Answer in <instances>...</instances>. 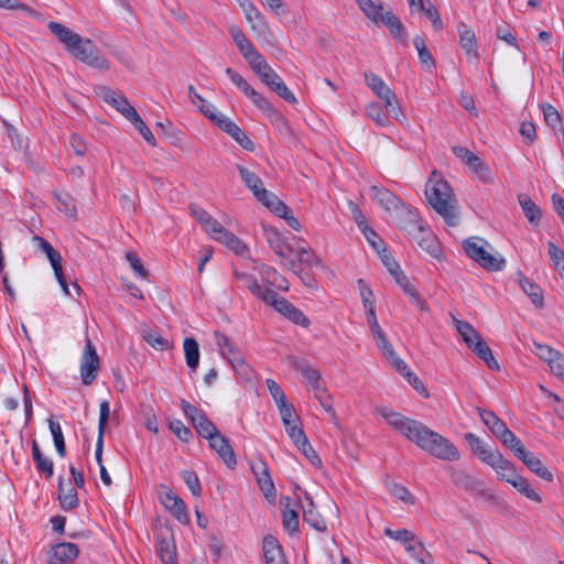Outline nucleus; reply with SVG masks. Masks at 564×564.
<instances>
[{
    "label": "nucleus",
    "instance_id": "1",
    "mask_svg": "<svg viewBox=\"0 0 564 564\" xmlns=\"http://www.w3.org/2000/svg\"><path fill=\"white\" fill-rule=\"evenodd\" d=\"M378 412L397 432L430 455L447 462L459 459L460 455L457 447L448 438L432 431L423 423L411 420L389 408H380Z\"/></svg>",
    "mask_w": 564,
    "mask_h": 564
},
{
    "label": "nucleus",
    "instance_id": "2",
    "mask_svg": "<svg viewBox=\"0 0 564 564\" xmlns=\"http://www.w3.org/2000/svg\"><path fill=\"white\" fill-rule=\"evenodd\" d=\"M425 196L429 204L438 213L446 224H457L456 199L451 186L444 180L430 178L425 187Z\"/></svg>",
    "mask_w": 564,
    "mask_h": 564
},
{
    "label": "nucleus",
    "instance_id": "3",
    "mask_svg": "<svg viewBox=\"0 0 564 564\" xmlns=\"http://www.w3.org/2000/svg\"><path fill=\"white\" fill-rule=\"evenodd\" d=\"M487 242L482 239L471 238L464 242V250L466 254L476 261L481 268L489 271H500L506 265V260L501 257H496L485 249Z\"/></svg>",
    "mask_w": 564,
    "mask_h": 564
},
{
    "label": "nucleus",
    "instance_id": "4",
    "mask_svg": "<svg viewBox=\"0 0 564 564\" xmlns=\"http://www.w3.org/2000/svg\"><path fill=\"white\" fill-rule=\"evenodd\" d=\"M69 53L86 65L100 70H108L110 64L108 59L101 55L98 47L90 39L80 37Z\"/></svg>",
    "mask_w": 564,
    "mask_h": 564
},
{
    "label": "nucleus",
    "instance_id": "5",
    "mask_svg": "<svg viewBox=\"0 0 564 564\" xmlns=\"http://www.w3.org/2000/svg\"><path fill=\"white\" fill-rule=\"evenodd\" d=\"M267 295L268 297H265L264 303L271 305L282 316L302 327L310 326L311 322L305 314L286 299L279 296L273 290L272 292H267Z\"/></svg>",
    "mask_w": 564,
    "mask_h": 564
},
{
    "label": "nucleus",
    "instance_id": "6",
    "mask_svg": "<svg viewBox=\"0 0 564 564\" xmlns=\"http://www.w3.org/2000/svg\"><path fill=\"white\" fill-rule=\"evenodd\" d=\"M100 370V358L89 337H86L85 348L80 358V378L85 386H90L97 379Z\"/></svg>",
    "mask_w": 564,
    "mask_h": 564
},
{
    "label": "nucleus",
    "instance_id": "7",
    "mask_svg": "<svg viewBox=\"0 0 564 564\" xmlns=\"http://www.w3.org/2000/svg\"><path fill=\"white\" fill-rule=\"evenodd\" d=\"M181 408L186 417H188L195 431L204 438L210 440L219 431L215 424L206 416V414L198 410L195 405L186 400H181Z\"/></svg>",
    "mask_w": 564,
    "mask_h": 564
},
{
    "label": "nucleus",
    "instance_id": "8",
    "mask_svg": "<svg viewBox=\"0 0 564 564\" xmlns=\"http://www.w3.org/2000/svg\"><path fill=\"white\" fill-rule=\"evenodd\" d=\"M161 503L182 523L189 522V514L185 502L166 487L159 492Z\"/></svg>",
    "mask_w": 564,
    "mask_h": 564
},
{
    "label": "nucleus",
    "instance_id": "9",
    "mask_svg": "<svg viewBox=\"0 0 564 564\" xmlns=\"http://www.w3.org/2000/svg\"><path fill=\"white\" fill-rule=\"evenodd\" d=\"M414 227L417 230V235H415L413 240L431 257L441 260L443 250L436 236L427 227H417V225Z\"/></svg>",
    "mask_w": 564,
    "mask_h": 564
},
{
    "label": "nucleus",
    "instance_id": "10",
    "mask_svg": "<svg viewBox=\"0 0 564 564\" xmlns=\"http://www.w3.org/2000/svg\"><path fill=\"white\" fill-rule=\"evenodd\" d=\"M245 12L246 20L249 22L251 30L259 35L269 33L268 23L263 14L249 0H237Z\"/></svg>",
    "mask_w": 564,
    "mask_h": 564
},
{
    "label": "nucleus",
    "instance_id": "11",
    "mask_svg": "<svg viewBox=\"0 0 564 564\" xmlns=\"http://www.w3.org/2000/svg\"><path fill=\"white\" fill-rule=\"evenodd\" d=\"M78 554L79 549L75 543H58L51 549L48 564H72Z\"/></svg>",
    "mask_w": 564,
    "mask_h": 564
},
{
    "label": "nucleus",
    "instance_id": "12",
    "mask_svg": "<svg viewBox=\"0 0 564 564\" xmlns=\"http://www.w3.org/2000/svg\"><path fill=\"white\" fill-rule=\"evenodd\" d=\"M208 442L210 448L217 452L226 466L230 469H234L237 460L229 440L218 432L210 440H208Z\"/></svg>",
    "mask_w": 564,
    "mask_h": 564
},
{
    "label": "nucleus",
    "instance_id": "13",
    "mask_svg": "<svg viewBox=\"0 0 564 564\" xmlns=\"http://www.w3.org/2000/svg\"><path fill=\"white\" fill-rule=\"evenodd\" d=\"M476 500L482 501L486 507L495 512L505 514L509 512V505L505 499L496 495L482 482L476 495L473 496Z\"/></svg>",
    "mask_w": 564,
    "mask_h": 564
},
{
    "label": "nucleus",
    "instance_id": "14",
    "mask_svg": "<svg viewBox=\"0 0 564 564\" xmlns=\"http://www.w3.org/2000/svg\"><path fill=\"white\" fill-rule=\"evenodd\" d=\"M370 193L371 197L388 212L405 207L398 196L383 186L373 185L370 187Z\"/></svg>",
    "mask_w": 564,
    "mask_h": 564
},
{
    "label": "nucleus",
    "instance_id": "15",
    "mask_svg": "<svg viewBox=\"0 0 564 564\" xmlns=\"http://www.w3.org/2000/svg\"><path fill=\"white\" fill-rule=\"evenodd\" d=\"M459 43L468 61H476L479 57L475 32L464 22L458 23Z\"/></svg>",
    "mask_w": 564,
    "mask_h": 564
},
{
    "label": "nucleus",
    "instance_id": "16",
    "mask_svg": "<svg viewBox=\"0 0 564 564\" xmlns=\"http://www.w3.org/2000/svg\"><path fill=\"white\" fill-rule=\"evenodd\" d=\"M218 127L228 133L241 148L253 151L254 144L251 139L228 117L220 119Z\"/></svg>",
    "mask_w": 564,
    "mask_h": 564
},
{
    "label": "nucleus",
    "instance_id": "17",
    "mask_svg": "<svg viewBox=\"0 0 564 564\" xmlns=\"http://www.w3.org/2000/svg\"><path fill=\"white\" fill-rule=\"evenodd\" d=\"M465 440L469 444L473 453L486 465L491 462L499 451L490 448L480 437L474 433H467Z\"/></svg>",
    "mask_w": 564,
    "mask_h": 564
},
{
    "label": "nucleus",
    "instance_id": "18",
    "mask_svg": "<svg viewBox=\"0 0 564 564\" xmlns=\"http://www.w3.org/2000/svg\"><path fill=\"white\" fill-rule=\"evenodd\" d=\"M110 414V406L107 400L102 401L99 406V422H98V437L96 442L95 457L101 467L102 464V449H104V436L106 426Z\"/></svg>",
    "mask_w": 564,
    "mask_h": 564
},
{
    "label": "nucleus",
    "instance_id": "19",
    "mask_svg": "<svg viewBox=\"0 0 564 564\" xmlns=\"http://www.w3.org/2000/svg\"><path fill=\"white\" fill-rule=\"evenodd\" d=\"M488 465L495 469L499 479L510 485L520 476L514 469L513 464L506 459L500 452Z\"/></svg>",
    "mask_w": 564,
    "mask_h": 564
},
{
    "label": "nucleus",
    "instance_id": "20",
    "mask_svg": "<svg viewBox=\"0 0 564 564\" xmlns=\"http://www.w3.org/2000/svg\"><path fill=\"white\" fill-rule=\"evenodd\" d=\"M262 549L267 564H288L282 546L273 535L268 534L263 538Z\"/></svg>",
    "mask_w": 564,
    "mask_h": 564
},
{
    "label": "nucleus",
    "instance_id": "21",
    "mask_svg": "<svg viewBox=\"0 0 564 564\" xmlns=\"http://www.w3.org/2000/svg\"><path fill=\"white\" fill-rule=\"evenodd\" d=\"M452 482L462 490L467 491L471 497L476 495L477 490L484 482L475 475L464 470H453L451 476Z\"/></svg>",
    "mask_w": 564,
    "mask_h": 564
},
{
    "label": "nucleus",
    "instance_id": "22",
    "mask_svg": "<svg viewBox=\"0 0 564 564\" xmlns=\"http://www.w3.org/2000/svg\"><path fill=\"white\" fill-rule=\"evenodd\" d=\"M228 31L240 54L245 57L246 61L251 59L252 56L259 53V51L253 46L241 28L237 25H230Z\"/></svg>",
    "mask_w": 564,
    "mask_h": 564
},
{
    "label": "nucleus",
    "instance_id": "23",
    "mask_svg": "<svg viewBox=\"0 0 564 564\" xmlns=\"http://www.w3.org/2000/svg\"><path fill=\"white\" fill-rule=\"evenodd\" d=\"M252 471L256 476L258 485L269 500L275 499V487L268 471V467L263 462H259L252 466Z\"/></svg>",
    "mask_w": 564,
    "mask_h": 564
},
{
    "label": "nucleus",
    "instance_id": "24",
    "mask_svg": "<svg viewBox=\"0 0 564 564\" xmlns=\"http://www.w3.org/2000/svg\"><path fill=\"white\" fill-rule=\"evenodd\" d=\"M48 30L64 44L65 48L69 52L73 46L79 42L82 37L79 34L73 32L69 28L59 22L51 21L47 25Z\"/></svg>",
    "mask_w": 564,
    "mask_h": 564
},
{
    "label": "nucleus",
    "instance_id": "25",
    "mask_svg": "<svg viewBox=\"0 0 564 564\" xmlns=\"http://www.w3.org/2000/svg\"><path fill=\"white\" fill-rule=\"evenodd\" d=\"M532 473L546 481H553V474L543 465L541 459L528 449L518 457Z\"/></svg>",
    "mask_w": 564,
    "mask_h": 564
},
{
    "label": "nucleus",
    "instance_id": "26",
    "mask_svg": "<svg viewBox=\"0 0 564 564\" xmlns=\"http://www.w3.org/2000/svg\"><path fill=\"white\" fill-rule=\"evenodd\" d=\"M234 276L236 280L240 281L242 285L248 289L256 297L263 302L265 301V297H268L267 292H272L271 288L260 285L256 276L250 273L235 270Z\"/></svg>",
    "mask_w": 564,
    "mask_h": 564
},
{
    "label": "nucleus",
    "instance_id": "27",
    "mask_svg": "<svg viewBox=\"0 0 564 564\" xmlns=\"http://www.w3.org/2000/svg\"><path fill=\"white\" fill-rule=\"evenodd\" d=\"M104 99L117 111H119L127 120H130L135 113H138L135 108L130 105L124 96L118 95L110 89H107Z\"/></svg>",
    "mask_w": 564,
    "mask_h": 564
},
{
    "label": "nucleus",
    "instance_id": "28",
    "mask_svg": "<svg viewBox=\"0 0 564 564\" xmlns=\"http://www.w3.org/2000/svg\"><path fill=\"white\" fill-rule=\"evenodd\" d=\"M156 551L163 564H177L175 545L171 536L161 533L155 536Z\"/></svg>",
    "mask_w": 564,
    "mask_h": 564
},
{
    "label": "nucleus",
    "instance_id": "29",
    "mask_svg": "<svg viewBox=\"0 0 564 564\" xmlns=\"http://www.w3.org/2000/svg\"><path fill=\"white\" fill-rule=\"evenodd\" d=\"M413 45L417 51L419 61L422 67L430 73L434 72L436 68V62L429 50L425 40L422 36L416 35L413 39Z\"/></svg>",
    "mask_w": 564,
    "mask_h": 564
},
{
    "label": "nucleus",
    "instance_id": "30",
    "mask_svg": "<svg viewBox=\"0 0 564 564\" xmlns=\"http://www.w3.org/2000/svg\"><path fill=\"white\" fill-rule=\"evenodd\" d=\"M408 554L420 564H432L433 557L416 535L404 546Z\"/></svg>",
    "mask_w": 564,
    "mask_h": 564
},
{
    "label": "nucleus",
    "instance_id": "31",
    "mask_svg": "<svg viewBox=\"0 0 564 564\" xmlns=\"http://www.w3.org/2000/svg\"><path fill=\"white\" fill-rule=\"evenodd\" d=\"M519 283L524 293L531 299V302L536 307H543L544 297L540 285H538L535 282H533L531 279L527 278L522 273H519Z\"/></svg>",
    "mask_w": 564,
    "mask_h": 564
},
{
    "label": "nucleus",
    "instance_id": "32",
    "mask_svg": "<svg viewBox=\"0 0 564 564\" xmlns=\"http://www.w3.org/2000/svg\"><path fill=\"white\" fill-rule=\"evenodd\" d=\"M379 22H382L388 29L392 37L398 40H405L406 32L401 20L391 11H386L380 18Z\"/></svg>",
    "mask_w": 564,
    "mask_h": 564
},
{
    "label": "nucleus",
    "instance_id": "33",
    "mask_svg": "<svg viewBox=\"0 0 564 564\" xmlns=\"http://www.w3.org/2000/svg\"><path fill=\"white\" fill-rule=\"evenodd\" d=\"M477 412L482 423L498 437L508 426L507 424L492 411L477 408Z\"/></svg>",
    "mask_w": 564,
    "mask_h": 564
},
{
    "label": "nucleus",
    "instance_id": "34",
    "mask_svg": "<svg viewBox=\"0 0 564 564\" xmlns=\"http://www.w3.org/2000/svg\"><path fill=\"white\" fill-rule=\"evenodd\" d=\"M518 200L528 221L538 225L542 217V210L538 205L527 194H520Z\"/></svg>",
    "mask_w": 564,
    "mask_h": 564
},
{
    "label": "nucleus",
    "instance_id": "35",
    "mask_svg": "<svg viewBox=\"0 0 564 564\" xmlns=\"http://www.w3.org/2000/svg\"><path fill=\"white\" fill-rule=\"evenodd\" d=\"M259 273L263 280H265L271 286H274L282 291L289 290L288 280L282 276L273 267L261 264Z\"/></svg>",
    "mask_w": 564,
    "mask_h": 564
},
{
    "label": "nucleus",
    "instance_id": "36",
    "mask_svg": "<svg viewBox=\"0 0 564 564\" xmlns=\"http://www.w3.org/2000/svg\"><path fill=\"white\" fill-rule=\"evenodd\" d=\"M252 68V70L259 76L262 83H268L269 78L272 77L275 72L273 68L267 63L264 57L257 53L251 59L247 61Z\"/></svg>",
    "mask_w": 564,
    "mask_h": 564
},
{
    "label": "nucleus",
    "instance_id": "37",
    "mask_svg": "<svg viewBox=\"0 0 564 564\" xmlns=\"http://www.w3.org/2000/svg\"><path fill=\"white\" fill-rule=\"evenodd\" d=\"M185 361L192 371H196L199 365V347L193 337H186L183 343Z\"/></svg>",
    "mask_w": 564,
    "mask_h": 564
},
{
    "label": "nucleus",
    "instance_id": "38",
    "mask_svg": "<svg viewBox=\"0 0 564 564\" xmlns=\"http://www.w3.org/2000/svg\"><path fill=\"white\" fill-rule=\"evenodd\" d=\"M32 456H33V460L36 465L37 470L40 473H44L47 478H51L53 476V471H54V464H53L52 459L45 457L42 454L36 441H33V443H32Z\"/></svg>",
    "mask_w": 564,
    "mask_h": 564
},
{
    "label": "nucleus",
    "instance_id": "39",
    "mask_svg": "<svg viewBox=\"0 0 564 564\" xmlns=\"http://www.w3.org/2000/svg\"><path fill=\"white\" fill-rule=\"evenodd\" d=\"M271 90H273L276 95L283 98L285 101L290 104H296L297 100L293 93L288 88L282 78L275 73L272 77L269 78V82L265 83Z\"/></svg>",
    "mask_w": 564,
    "mask_h": 564
},
{
    "label": "nucleus",
    "instance_id": "40",
    "mask_svg": "<svg viewBox=\"0 0 564 564\" xmlns=\"http://www.w3.org/2000/svg\"><path fill=\"white\" fill-rule=\"evenodd\" d=\"M497 438H499L506 447L512 451L517 458L527 451L522 442L508 427L503 430Z\"/></svg>",
    "mask_w": 564,
    "mask_h": 564
},
{
    "label": "nucleus",
    "instance_id": "41",
    "mask_svg": "<svg viewBox=\"0 0 564 564\" xmlns=\"http://www.w3.org/2000/svg\"><path fill=\"white\" fill-rule=\"evenodd\" d=\"M53 195L57 202V209L64 213L69 218H76L77 209L74 198L68 193L65 192L53 193Z\"/></svg>",
    "mask_w": 564,
    "mask_h": 564
},
{
    "label": "nucleus",
    "instance_id": "42",
    "mask_svg": "<svg viewBox=\"0 0 564 564\" xmlns=\"http://www.w3.org/2000/svg\"><path fill=\"white\" fill-rule=\"evenodd\" d=\"M490 369L498 370L499 365L495 359L490 347L480 339H478L470 348Z\"/></svg>",
    "mask_w": 564,
    "mask_h": 564
},
{
    "label": "nucleus",
    "instance_id": "43",
    "mask_svg": "<svg viewBox=\"0 0 564 564\" xmlns=\"http://www.w3.org/2000/svg\"><path fill=\"white\" fill-rule=\"evenodd\" d=\"M290 501L291 499L289 497L281 498V503L285 507L283 512V527L290 533H294L299 531V514L295 510L289 508Z\"/></svg>",
    "mask_w": 564,
    "mask_h": 564
},
{
    "label": "nucleus",
    "instance_id": "44",
    "mask_svg": "<svg viewBox=\"0 0 564 564\" xmlns=\"http://www.w3.org/2000/svg\"><path fill=\"white\" fill-rule=\"evenodd\" d=\"M468 167L477 174L478 178L485 183H492V176L488 165L478 156L475 155L469 162L466 163Z\"/></svg>",
    "mask_w": 564,
    "mask_h": 564
},
{
    "label": "nucleus",
    "instance_id": "45",
    "mask_svg": "<svg viewBox=\"0 0 564 564\" xmlns=\"http://www.w3.org/2000/svg\"><path fill=\"white\" fill-rule=\"evenodd\" d=\"M32 241L37 250L42 251L46 254L51 264L56 263L57 261H62L61 253L53 248V246L40 236H33Z\"/></svg>",
    "mask_w": 564,
    "mask_h": 564
},
{
    "label": "nucleus",
    "instance_id": "46",
    "mask_svg": "<svg viewBox=\"0 0 564 564\" xmlns=\"http://www.w3.org/2000/svg\"><path fill=\"white\" fill-rule=\"evenodd\" d=\"M249 99L254 104V106H257L260 110L264 111L265 113L268 115H273L276 117V120H279L281 123H285V119L280 115L278 113L271 102L263 96L261 95L260 93L256 91L253 94H251V96L249 97Z\"/></svg>",
    "mask_w": 564,
    "mask_h": 564
},
{
    "label": "nucleus",
    "instance_id": "47",
    "mask_svg": "<svg viewBox=\"0 0 564 564\" xmlns=\"http://www.w3.org/2000/svg\"><path fill=\"white\" fill-rule=\"evenodd\" d=\"M249 99L254 104V106H257L260 110L264 111L265 113L268 115H273L276 117V120H279L281 123H285V119L280 115L278 113L271 102L263 96L261 95L260 93L256 91L253 94H251V96L249 97Z\"/></svg>",
    "mask_w": 564,
    "mask_h": 564
},
{
    "label": "nucleus",
    "instance_id": "48",
    "mask_svg": "<svg viewBox=\"0 0 564 564\" xmlns=\"http://www.w3.org/2000/svg\"><path fill=\"white\" fill-rule=\"evenodd\" d=\"M456 328L459 335L463 337L466 345L471 348L473 345L480 339L479 334L475 328L467 322L456 321Z\"/></svg>",
    "mask_w": 564,
    "mask_h": 564
},
{
    "label": "nucleus",
    "instance_id": "49",
    "mask_svg": "<svg viewBox=\"0 0 564 564\" xmlns=\"http://www.w3.org/2000/svg\"><path fill=\"white\" fill-rule=\"evenodd\" d=\"M58 500L61 503V507L64 510H72L75 509L78 506V497L77 492L74 488H69L66 492L63 489L62 481L58 486Z\"/></svg>",
    "mask_w": 564,
    "mask_h": 564
},
{
    "label": "nucleus",
    "instance_id": "50",
    "mask_svg": "<svg viewBox=\"0 0 564 564\" xmlns=\"http://www.w3.org/2000/svg\"><path fill=\"white\" fill-rule=\"evenodd\" d=\"M512 487H514L520 494H522L532 501H542L541 496L531 487L528 479H525L521 475L514 481H512Z\"/></svg>",
    "mask_w": 564,
    "mask_h": 564
},
{
    "label": "nucleus",
    "instance_id": "51",
    "mask_svg": "<svg viewBox=\"0 0 564 564\" xmlns=\"http://www.w3.org/2000/svg\"><path fill=\"white\" fill-rule=\"evenodd\" d=\"M238 171L242 182L252 193L263 186L261 178L252 171L242 165H238Z\"/></svg>",
    "mask_w": 564,
    "mask_h": 564
},
{
    "label": "nucleus",
    "instance_id": "52",
    "mask_svg": "<svg viewBox=\"0 0 564 564\" xmlns=\"http://www.w3.org/2000/svg\"><path fill=\"white\" fill-rule=\"evenodd\" d=\"M358 4L360 10L376 23L379 22L380 18L386 12L383 11L382 6L376 4L371 0H358Z\"/></svg>",
    "mask_w": 564,
    "mask_h": 564
},
{
    "label": "nucleus",
    "instance_id": "53",
    "mask_svg": "<svg viewBox=\"0 0 564 564\" xmlns=\"http://www.w3.org/2000/svg\"><path fill=\"white\" fill-rule=\"evenodd\" d=\"M365 80L367 86L377 95V97H380L381 95L387 94V91L390 90V88L383 82V79L371 72L365 73Z\"/></svg>",
    "mask_w": 564,
    "mask_h": 564
},
{
    "label": "nucleus",
    "instance_id": "54",
    "mask_svg": "<svg viewBox=\"0 0 564 564\" xmlns=\"http://www.w3.org/2000/svg\"><path fill=\"white\" fill-rule=\"evenodd\" d=\"M133 127L140 132V134L143 137V139L152 147L156 145V140L152 131L149 129V127L145 124V122L142 120V118L139 116V113H135L130 120H129Z\"/></svg>",
    "mask_w": 564,
    "mask_h": 564
},
{
    "label": "nucleus",
    "instance_id": "55",
    "mask_svg": "<svg viewBox=\"0 0 564 564\" xmlns=\"http://www.w3.org/2000/svg\"><path fill=\"white\" fill-rule=\"evenodd\" d=\"M366 112L369 118H371L377 126L387 127L390 121L387 115L382 111L381 107L377 102H370L366 106Z\"/></svg>",
    "mask_w": 564,
    "mask_h": 564
},
{
    "label": "nucleus",
    "instance_id": "56",
    "mask_svg": "<svg viewBox=\"0 0 564 564\" xmlns=\"http://www.w3.org/2000/svg\"><path fill=\"white\" fill-rule=\"evenodd\" d=\"M227 246L230 250H232L236 254L243 256L248 248L247 246L234 234L230 231L227 232L226 237H221L218 241Z\"/></svg>",
    "mask_w": 564,
    "mask_h": 564
},
{
    "label": "nucleus",
    "instance_id": "57",
    "mask_svg": "<svg viewBox=\"0 0 564 564\" xmlns=\"http://www.w3.org/2000/svg\"><path fill=\"white\" fill-rule=\"evenodd\" d=\"M404 209L406 210V221L402 225V228L411 236V238L413 239L415 237V235H417V230H415L414 226L417 225V227H425L424 224L422 223L419 214L416 213V210H413V209H410L409 207H404Z\"/></svg>",
    "mask_w": 564,
    "mask_h": 564
},
{
    "label": "nucleus",
    "instance_id": "58",
    "mask_svg": "<svg viewBox=\"0 0 564 564\" xmlns=\"http://www.w3.org/2000/svg\"><path fill=\"white\" fill-rule=\"evenodd\" d=\"M370 333L373 336V339H375L377 346L379 347V349L381 350V352L383 354V356L384 357H391V356L393 357V347L389 343L382 328L380 327Z\"/></svg>",
    "mask_w": 564,
    "mask_h": 564
},
{
    "label": "nucleus",
    "instance_id": "59",
    "mask_svg": "<svg viewBox=\"0 0 564 564\" xmlns=\"http://www.w3.org/2000/svg\"><path fill=\"white\" fill-rule=\"evenodd\" d=\"M203 229L216 241H219L224 236L226 237L228 232V230L213 217L203 225Z\"/></svg>",
    "mask_w": 564,
    "mask_h": 564
},
{
    "label": "nucleus",
    "instance_id": "60",
    "mask_svg": "<svg viewBox=\"0 0 564 564\" xmlns=\"http://www.w3.org/2000/svg\"><path fill=\"white\" fill-rule=\"evenodd\" d=\"M547 249L551 260L554 263L555 269L564 276V251L560 249L552 241L547 242Z\"/></svg>",
    "mask_w": 564,
    "mask_h": 564
},
{
    "label": "nucleus",
    "instance_id": "61",
    "mask_svg": "<svg viewBox=\"0 0 564 564\" xmlns=\"http://www.w3.org/2000/svg\"><path fill=\"white\" fill-rule=\"evenodd\" d=\"M143 339L156 350H165L170 348V341L156 332H147L142 335Z\"/></svg>",
    "mask_w": 564,
    "mask_h": 564
},
{
    "label": "nucleus",
    "instance_id": "62",
    "mask_svg": "<svg viewBox=\"0 0 564 564\" xmlns=\"http://www.w3.org/2000/svg\"><path fill=\"white\" fill-rule=\"evenodd\" d=\"M181 477L194 496L199 497L202 495L200 482L195 471L183 470Z\"/></svg>",
    "mask_w": 564,
    "mask_h": 564
},
{
    "label": "nucleus",
    "instance_id": "63",
    "mask_svg": "<svg viewBox=\"0 0 564 564\" xmlns=\"http://www.w3.org/2000/svg\"><path fill=\"white\" fill-rule=\"evenodd\" d=\"M276 405L279 408V412H280V415H281L284 426L296 423L299 417L294 411L293 405L290 404L288 402V400L283 401L282 403H279Z\"/></svg>",
    "mask_w": 564,
    "mask_h": 564
},
{
    "label": "nucleus",
    "instance_id": "64",
    "mask_svg": "<svg viewBox=\"0 0 564 564\" xmlns=\"http://www.w3.org/2000/svg\"><path fill=\"white\" fill-rule=\"evenodd\" d=\"M543 116L545 123L551 127L552 129H555L557 126L561 124V115L554 108L552 105L546 104L542 107Z\"/></svg>",
    "mask_w": 564,
    "mask_h": 564
}]
</instances>
